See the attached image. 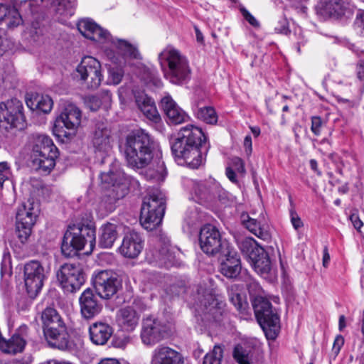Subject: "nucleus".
Segmentation results:
<instances>
[{"label": "nucleus", "mask_w": 364, "mask_h": 364, "mask_svg": "<svg viewBox=\"0 0 364 364\" xmlns=\"http://www.w3.org/2000/svg\"><path fill=\"white\" fill-rule=\"evenodd\" d=\"M217 184L211 181L195 182L192 188V198L198 203L210 200L215 193Z\"/></svg>", "instance_id": "31"}, {"label": "nucleus", "mask_w": 364, "mask_h": 364, "mask_svg": "<svg viewBox=\"0 0 364 364\" xmlns=\"http://www.w3.org/2000/svg\"><path fill=\"white\" fill-rule=\"evenodd\" d=\"M32 151V164L36 170L48 173L54 168L58 149L48 136L33 135Z\"/></svg>", "instance_id": "7"}, {"label": "nucleus", "mask_w": 364, "mask_h": 364, "mask_svg": "<svg viewBox=\"0 0 364 364\" xmlns=\"http://www.w3.org/2000/svg\"><path fill=\"white\" fill-rule=\"evenodd\" d=\"M112 46L119 54L124 58L137 59L140 57L137 48L124 40L118 39L117 41H112Z\"/></svg>", "instance_id": "40"}, {"label": "nucleus", "mask_w": 364, "mask_h": 364, "mask_svg": "<svg viewBox=\"0 0 364 364\" xmlns=\"http://www.w3.org/2000/svg\"><path fill=\"white\" fill-rule=\"evenodd\" d=\"M122 68L114 65L108 69L107 84L117 85L119 84L124 77Z\"/></svg>", "instance_id": "46"}, {"label": "nucleus", "mask_w": 364, "mask_h": 364, "mask_svg": "<svg viewBox=\"0 0 364 364\" xmlns=\"http://www.w3.org/2000/svg\"><path fill=\"white\" fill-rule=\"evenodd\" d=\"M43 335L49 346L60 350L70 347V336L65 323L53 307H47L41 315Z\"/></svg>", "instance_id": "4"}, {"label": "nucleus", "mask_w": 364, "mask_h": 364, "mask_svg": "<svg viewBox=\"0 0 364 364\" xmlns=\"http://www.w3.org/2000/svg\"><path fill=\"white\" fill-rule=\"evenodd\" d=\"M350 220L352 224L353 225L354 228L357 230L360 231V228L363 227V223L360 219L358 215L355 213H353L350 216Z\"/></svg>", "instance_id": "56"}, {"label": "nucleus", "mask_w": 364, "mask_h": 364, "mask_svg": "<svg viewBox=\"0 0 364 364\" xmlns=\"http://www.w3.org/2000/svg\"><path fill=\"white\" fill-rule=\"evenodd\" d=\"M178 252L175 247H171L169 241H164L156 253V259L164 264L172 263Z\"/></svg>", "instance_id": "41"}, {"label": "nucleus", "mask_w": 364, "mask_h": 364, "mask_svg": "<svg viewBox=\"0 0 364 364\" xmlns=\"http://www.w3.org/2000/svg\"><path fill=\"white\" fill-rule=\"evenodd\" d=\"M82 113L73 104H68L57 117L53 132L58 137H69L81 123Z\"/></svg>", "instance_id": "15"}, {"label": "nucleus", "mask_w": 364, "mask_h": 364, "mask_svg": "<svg viewBox=\"0 0 364 364\" xmlns=\"http://www.w3.org/2000/svg\"><path fill=\"white\" fill-rule=\"evenodd\" d=\"M23 105L17 99L0 103V129L9 130L14 128L22 129L25 127Z\"/></svg>", "instance_id": "14"}, {"label": "nucleus", "mask_w": 364, "mask_h": 364, "mask_svg": "<svg viewBox=\"0 0 364 364\" xmlns=\"http://www.w3.org/2000/svg\"><path fill=\"white\" fill-rule=\"evenodd\" d=\"M153 141L144 130L132 132L126 138L124 154L127 164L133 168L146 166L153 159Z\"/></svg>", "instance_id": "3"}, {"label": "nucleus", "mask_w": 364, "mask_h": 364, "mask_svg": "<svg viewBox=\"0 0 364 364\" xmlns=\"http://www.w3.org/2000/svg\"><path fill=\"white\" fill-rule=\"evenodd\" d=\"M161 106L172 124H178L183 123L188 118L186 112L178 106L169 95H165L161 100Z\"/></svg>", "instance_id": "28"}, {"label": "nucleus", "mask_w": 364, "mask_h": 364, "mask_svg": "<svg viewBox=\"0 0 364 364\" xmlns=\"http://www.w3.org/2000/svg\"><path fill=\"white\" fill-rule=\"evenodd\" d=\"M95 241V227L93 224L73 225L69 226L64 235L61 251L65 257H70L88 245L89 250L92 252Z\"/></svg>", "instance_id": "5"}, {"label": "nucleus", "mask_w": 364, "mask_h": 364, "mask_svg": "<svg viewBox=\"0 0 364 364\" xmlns=\"http://www.w3.org/2000/svg\"><path fill=\"white\" fill-rule=\"evenodd\" d=\"M247 217V220H243L246 228L257 237L264 241L269 240L271 235L267 229V225L257 219L252 218L248 215Z\"/></svg>", "instance_id": "36"}, {"label": "nucleus", "mask_w": 364, "mask_h": 364, "mask_svg": "<svg viewBox=\"0 0 364 364\" xmlns=\"http://www.w3.org/2000/svg\"><path fill=\"white\" fill-rule=\"evenodd\" d=\"M98 364H120L119 362L116 359L105 358L100 360Z\"/></svg>", "instance_id": "63"}, {"label": "nucleus", "mask_w": 364, "mask_h": 364, "mask_svg": "<svg viewBox=\"0 0 364 364\" xmlns=\"http://www.w3.org/2000/svg\"><path fill=\"white\" fill-rule=\"evenodd\" d=\"M199 244L204 253L213 256L220 253L225 245L222 240L219 230L210 224L204 225L200 229Z\"/></svg>", "instance_id": "20"}, {"label": "nucleus", "mask_w": 364, "mask_h": 364, "mask_svg": "<svg viewBox=\"0 0 364 364\" xmlns=\"http://www.w3.org/2000/svg\"><path fill=\"white\" fill-rule=\"evenodd\" d=\"M92 144L95 152L102 158L111 150V131L105 124L96 125L92 137Z\"/></svg>", "instance_id": "25"}, {"label": "nucleus", "mask_w": 364, "mask_h": 364, "mask_svg": "<svg viewBox=\"0 0 364 364\" xmlns=\"http://www.w3.org/2000/svg\"><path fill=\"white\" fill-rule=\"evenodd\" d=\"M89 331L92 342L96 345L105 344L112 334V327L102 322L91 325Z\"/></svg>", "instance_id": "35"}, {"label": "nucleus", "mask_w": 364, "mask_h": 364, "mask_svg": "<svg viewBox=\"0 0 364 364\" xmlns=\"http://www.w3.org/2000/svg\"><path fill=\"white\" fill-rule=\"evenodd\" d=\"M100 179L104 193L98 204L97 211L104 217L112 213L117 208V202L128 193L129 181L121 171L102 173Z\"/></svg>", "instance_id": "2"}, {"label": "nucleus", "mask_w": 364, "mask_h": 364, "mask_svg": "<svg viewBox=\"0 0 364 364\" xmlns=\"http://www.w3.org/2000/svg\"><path fill=\"white\" fill-rule=\"evenodd\" d=\"M168 336L166 327L158 319L149 316L143 319L141 338L144 344L154 346Z\"/></svg>", "instance_id": "21"}, {"label": "nucleus", "mask_w": 364, "mask_h": 364, "mask_svg": "<svg viewBox=\"0 0 364 364\" xmlns=\"http://www.w3.org/2000/svg\"><path fill=\"white\" fill-rule=\"evenodd\" d=\"M241 272L240 259L235 252H228L220 264V272L228 278H235Z\"/></svg>", "instance_id": "33"}, {"label": "nucleus", "mask_w": 364, "mask_h": 364, "mask_svg": "<svg viewBox=\"0 0 364 364\" xmlns=\"http://www.w3.org/2000/svg\"><path fill=\"white\" fill-rule=\"evenodd\" d=\"M165 211V197L159 191L150 193L145 197L141 209L140 223L147 230H153L158 227Z\"/></svg>", "instance_id": "8"}, {"label": "nucleus", "mask_w": 364, "mask_h": 364, "mask_svg": "<svg viewBox=\"0 0 364 364\" xmlns=\"http://www.w3.org/2000/svg\"><path fill=\"white\" fill-rule=\"evenodd\" d=\"M166 176V170L164 162L158 160L156 164L146 170L144 177L146 180L159 183L164 181Z\"/></svg>", "instance_id": "39"}, {"label": "nucleus", "mask_w": 364, "mask_h": 364, "mask_svg": "<svg viewBox=\"0 0 364 364\" xmlns=\"http://www.w3.org/2000/svg\"><path fill=\"white\" fill-rule=\"evenodd\" d=\"M236 172L240 174L245 173L244 162L239 157L232 158L230 166L226 168V176L233 183L237 182Z\"/></svg>", "instance_id": "42"}, {"label": "nucleus", "mask_w": 364, "mask_h": 364, "mask_svg": "<svg viewBox=\"0 0 364 364\" xmlns=\"http://www.w3.org/2000/svg\"><path fill=\"white\" fill-rule=\"evenodd\" d=\"M75 75L86 88L90 90L97 89L103 79L100 61L91 56L82 59L75 69Z\"/></svg>", "instance_id": "13"}, {"label": "nucleus", "mask_w": 364, "mask_h": 364, "mask_svg": "<svg viewBox=\"0 0 364 364\" xmlns=\"http://www.w3.org/2000/svg\"><path fill=\"white\" fill-rule=\"evenodd\" d=\"M198 299L203 306L201 311L208 321H219L225 311V303L213 295L210 289L200 288L198 290Z\"/></svg>", "instance_id": "22"}, {"label": "nucleus", "mask_w": 364, "mask_h": 364, "mask_svg": "<svg viewBox=\"0 0 364 364\" xmlns=\"http://www.w3.org/2000/svg\"><path fill=\"white\" fill-rule=\"evenodd\" d=\"M118 237L117 225L107 223L101 228L99 245L102 248H110Z\"/></svg>", "instance_id": "38"}, {"label": "nucleus", "mask_w": 364, "mask_h": 364, "mask_svg": "<svg viewBox=\"0 0 364 364\" xmlns=\"http://www.w3.org/2000/svg\"><path fill=\"white\" fill-rule=\"evenodd\" d=\"M243 245H255L250 253L252 268L264 279L269 282L274 281L277 278V269L272 266L269 257L264 249L258 245L257 242L251 237L246 238L243 242Z\"/></svg>", "instance_id": "12"}, {"label": "nucleus", "mask_w": 364, "mask_h": 364, "mask_svg": "<svg viewBox=\"0 0 364 364\" xmlns=\"http://www.w3.org/2000/svg\"><path fill=\"white\" fill-rule=\"evenodd\" d=\"M47 364H72L70 362L65 360H50L48 361Z\"/></svg>", "instance_id": "64"}, {"label": "nucleus", "mask_w": 364, "mask_h": 364, "mask_svg": "<svg viewBox=\"0 0 364 364\" xmlns=\"http://www.w3.org/2000/svg\"><path fill=\"white\" fill-rule=\"evenodd\" d=\"M134 100L137 108L150 122L159 124L161 121V116L155 105L154 101L144 92L134 91Z\"/></svg>", "instance_id": "24"}, {"label": "nucleus", "mask_w": 364, "mask_h": 364, "mask_svg": "<svg viewBox=\"0 0 364 364\" xmlns=\"http://www.w3.org/2000/svg\"><path fill=\"white\" fill-rule=\"evenodd\" d=\"M244 146L246 149H248V151L251 152L252 151V138L250 136H246L244 139Z\"/></svg>", "instance_id": "62"}, {"label": "nucleus", "mask_w": 364, "mask_h": 364, "mask_svg": "<svg viewBox=\"0 0 364 364\" xmlns=\"http://www.w3.org/2000/svg\"><path fill=\"white\" fill-rule=\"evenodd\" d=\"M9 5L0 3V21L4 20L9 12Z\"/></svg>", "instance_id": "57"}, {"label": "nucleus", "mask_w": 364, "mask_h": 364, "mask_svg": "<svg viewBox=\"0 0 364 364\" xmlns=\"http://www.w3.org/2000/svg\"><path fill=\"white\" fill-rule=\"evenodd\" d=\"M275 30L277 31V33L285 35L288 34L289 32V27L285 21L283 22L279 27H276Z\"/></svg>", "instance_id": "58"}, {"label": "nucleus", "mask_w": 364, "mask_h": 364, "mask_svg": "<svg viewBox=\"0 0 364 364\" xmlns=\"http://www.w3.org/2000/svg\"><path fill=\"white\" fill-rule=\"evenodd\" d=\"M40 210L39 203L33 199H28L18 208L16 217V230L22 243L26 242L30 237Z\"/></svg>", "instance_id": "10"}, {"label": "nucleus", "mask_w": 364, "mask_h": 364, "mask_svg": "<svg viewBox=\"0 0 364 364\" xmlns=\"http://www.w3.org/2000/svg\"><path fill=\"white\" fill-rule=\"evenodd\" d=\"M151 364H183V359L176 350L161 345L153 350Z\"/></svg>", "instance_id": "27"}, {"label": "nucleus", "mask_w": 364, "mask_h": 364, "mask_svg": "<svg viewBox=\"0 0 364 364\" xmlns=\"http://www.w3.org/2000/svg\"><path fill=\"white\" fill-rule=\"evenodd\" d=\"M143 247L141 235L135 231H130L124 236L119 252L125 257L135 258L141 253Z\"/></svg>", "instance_id": "26"}, {"label": "nucleus", "mask_w": 364, "mask_h": 364, "mask_svg": "<svg viewBox=\"0 0 364 364\" xmlns=\"http://www.w3.org/2000/svg\"><path fill=\"white\" fill-rule=\"evenodd\" d=\"M26 102L30 109L43 113L50 112L53 105V100L50 96L38 93L28 95L26 97Z\"/></svg>", "instance_id": "34"}, {"label": "nucleus", "mask_w": 364, "mask_h": 364, "mask_svg": "<svg viewBox=\"0 0 364 364\" xmlns=\"http://www.w3.org/2000/svg\"><path fill=\"white\" fill-rule=\"evenodd\" d=\"M252 306L256 318L267 337L274 338L279 330V318L277 314L272 310L271 303L262 296H256Z\"/></svg>", "instance_id": "11"}, {"label": "nucleus", "mask_w": 364, "mask_h": 364, "mask_svg": "<svg viewBox=\"0 0 364 364\" xmlns=\"http://www.w3.org/2000/svg\"><path fill=\"white\" fill-rule=\"evenodd\" d=\"M241 13L246 21L253 26H258L259 23L256 18L245 8L241 9Z\"/></svg>", "instance_id": "54"}, {"label": "nucleus", "mask_w": 364, "mask_h": 364, "mask_svg": "<svg viewBox=\"0 0 364 364\" xmlns=\"http://www.w3.org/2000/svg\"><path fill=\"white\" fill-rule=\"evenodd\" d=\"M322 126V120L321 117L314 116L311 117V132L316 135L319 136Z\"/></svg>", "instance_id": "52"}, {"label": "nucleus", "mask_w": 364, "mask_h": 364, "mask_svg": "<svg viewBox=\"0 0 364 364\" xmlns=\"http://www.w3.org/2000/svg\"><path fill=\"white\" fill-rule=\"evenodd\" d=\"M63 288L68 292L78 290L85 282L82 269L79 264H65L57 273Z\"/></svg>", "instance_id": "19"}, {"label": "nucleus", "mask_w": 364, "mask_h": 364, "mask_svg": "<svg viewBox=\"0 0 364 364\" xmlns=\"http://www.w3.org/2000/svg\"><path fill=\"white\" fill-rule=\"evenodd\" d=\"M223 354L222 347L216 345L211 351L205 355L203 364H221Z\"/></svg>", "instance_id": "45"}, {"label": "nucleus", "mask_w": 364, "mask_h": 364, "mask_svg": "<svg viewBox=\"0 0 364 364\" xmlns=\"http://www.w3.org/2000/svg\"><path fill=\"white\" fill-rule=\"evenodd\" d=\"M165 211V197L159 191L150 193L145 197L141 209L140 223L147 230H153L158 227Z\"/></svg>", "instance_id": "9"}, {"label": "nucleus", "mask_w": 364, "mask_h": 364, "mask_svg": "<svg viewBox=\"0 0 364 364\" xmlns=\"http://www.w3.org/2000/svg\"><path fill=\"white\" fill-rule=\"evenodd\" d=\"M11 176V171L9 164L6 161L0 162V188L8 181Z\"/></svg>", "instance_id": "48"}, {"label": "nucleus", "mask_w": 364, "mask_h": 364, "mask_svg": "<svg viewBox=\"0 0 364 364\" xmlns=\"http://www.w3.org/2000/svg\"><path fill=\"white\" fill-rule=\"evenodd\" d=\"M85 104L92 111H97L102 106V102L98 95L86 97Z\"/></svg>", "instance_id": "49"}, {"label": "nucleus", "mask_w": 364, "mask_h": 364, "mask_svg": "<svg viewBox=\"0 0 364 364\" xmlns=\"http://www.w3.org/2000/svg\"><path fill=\"white\" fill-rule=\"evenodd\" d=\"M77 26L80 33L91 41L104 43L111 40L109 33L90 18L79 21Z\"/></svg>", "instance_id": "23"}, {"label": "nucleus", "mask_w": 364, "mask_h": 364, "mask_svg": "<svg viewBox=\"0 0 364 364\" xmlns=\"http://www.w3.org/2000/svg\"><path fill=\"white\" fill-rule=\"evenodd\" d=\"M9 28H15L22 23V17L18 11L14 6H9V12L4 18Z\"/></svg>", "instance_id": "47"}, {"label": "nucleus", "mask_w": 364, "mask_h": 364, "mask_svg": "<svg viewBox=\"0 0 364 364\" xmlns=\"http://www.w3.org/2000/svg\"><path fill=\"white\" fill-rule=\"evenodd\" d=\"M46 6H49L58 16L60 21H65L66 19L74 14L76 1L75 0H41Z\"/></svg>", "instance_id": "29"}, {"label": "nucleus", "mask_w": 364, "mask_h": 364, "mask_svg": "<svg viewBox=\"0 0 364 364\" xmlns=\"http://www.w3.org/2000/svg\"><path fill=\"white\" fill-rule=\"evenodd\" d=\"M344 344V338H343V336H336V338H335V341L333 342V348H332V350H333V352L337 355L341 347L343 346Z\"/></svg>", "instance_id": "55"}, {"label": "nucleus", "mask_w": 364, "mask_h": 364, "mask_svg": "<svg viewBox=\"0 0 364 364\" xmlns=\"http://www.w3.org/2000/svg\"><path fill=\"white\" fill-rule=\"evenodd\" d=\"M100 98L102 102V106H104L105 108H108L111 105L112 102V95L107 90H102L99 94Z\"/></svg>", "instance_id": "51"}, {"label": "nucleus", "mask_w": 364, "mask_h": 364, "mask_svg": "<svg viewBox=\"0 0 364 364\" xmlns=\"http://www.w3.org/2000/svg\"><path fill=\"white\" fill-rule=\"evenodd\" d=\"M330 262V255L326 247H324L323 252V266L327 267Z\"/></svg>", "instance_id": "59"}, {"label": "nucleus", "mask_w": 364, "mask_h": 364, "mask_svg": "<svg viewBox=\"0 0 364 364\" xmlns=\"http://www.w3.org/2000/svg\"><path fill=\"white\" fill-rule=\"evenodd\" d=\"M233 357L239 364H252V351L241 345H237L233 350Z\"/></svg>", "instance_id": "43"}, {"label": "nucleus", "mask_w": 364, "mask_h": 364, "mask_svg": "<svg viewBox=\"0 0 364 364\" xmlns=\"http://www.w3.org/2000/svg\"><path fill=\"white\" fill-rule=\"evenodd\" d=\"M229 297L231 303L235 306L237 310L242 311L245 309L247 303L242 300L239 294L234 293L232 291H229Z\"/></svg>", "instance_id": "50"}, {"label": "nucleus", "mask_w": 364, "mask_h": 364, "mask_svg": "<svg viewBox=\"0 0 364 364\" xmlns=\"http://www.w3.org/2000/svg\"><path fill=\"white\" fill-rule=\"evenodd\" d=\"M159 60L162 67L167 65L164 75L171 83L182 85L189 80L191 68L188 61L179 50L167 47L159 53Z\"/></svg>", "instance_id": "6"}, {"label": "nucleus", "mask_w": 364, "mask_h": 364, "mask_svg": "<svg viewBox=\"0 0 364 364\" xmlns=\"http://www.w3.org/2000/svg\"><path fill=\"white\" fill-rule=\"evenodd\" d=\"M198 119L208 123L214 124L218 122V115L212 107H204L196 110Z\"/></svg>", "instance_id": "44"}, {"label": "nucleus", "mask_w": 364, "mask_h": 364, "mask_svg": "<svg viewBox=\"0 0 364 364\" xmlns=\"http://www.w3.org/2000/svg\"><path fill=\"white\" fill-rule=\"evenodd\" d=\"M80 311L82 316L85 318H92L102 310V305L100 304L92 291L90 289H85L80 297Z\"/></svg>", "instance_id": "30"}, {"label": "nucleus", "mask_w": 364, "mask_h": 364, "mask_svg": "<svg viewBox=\"0 0 364 364\" xmlns=\"http://www.w3.org/2000/svg\"><path fill=\"white\" fill-rule=\"evenodd\" d=\"M349 0H320L319 9L321 14L338 18L347 9Z\"/></svg>", "instance_id": "32"}, {"label": "nucleus", "mask_w": 364, "mask_h": 364, "mask_svg": "<svg viewBox=\"0 0 364 364\" xmlns=\"http://www.w3.org/2000/svg\"><path fill=\"white\" fill-rule=\"evenodd\" d=\"M92 284L97 294L105 299L113 296L121 286L117 274L109 270H102L95 274Z\"/></svg>", "instance_id": "18"}, {"label": "nucleus", "mask_w": 364, "mask_h": 364, "mask_svg": "<svg viewBox=\"0 0 364 364\" xmlns=\"http://www.w3.org/2000/svg\"><path fill=\"white\" fill-rule=\"evenodd\" d=\"M46 272L42 264L37 260L26 263L23 269V280L28 296L35 298L41 291Z\"/></svg>", "instance_id": "16"}, {"label": "nucleus", "mask_w": 364, "mask_h": 364, "mask_svg": "<svg viewBox=\"0 0 364 364\" xmlns=\"http://www.w3.org/2000/svg\"><path fill=\"white\" fill-rule=\"evenodd\" d=\"M26 344L25 338L18 333H15L8 341H0V349L7 353L16 354L22 352Z\"/></svg>", "instance_id": "37"}, {"label": "nucleus", "mask_w": 364, "mask_h": 364, "mask_svg": "<svg viewBox=\"0 0 364 364\" xmlns=\"http://www.w3.org/2000/svg\"><path fill=\"white\" fill-rule=\"evenodd\" d=\"M357 75L360 80H364V65L360 64L358 66Z\"/></svg>", "instance_id": "61"}, {"label": "nucleus", "mask_w": 364, "mask_h": 364, "mask_svg": "<svg viewBox=\"0 0 364 364\" xmlns=\"http://www.w3.org/2000/svg\"><path fill=\"white\" fill-rule=\"evenodd\" d=\"M146 307L143 300L135 299L131 305L122 307L117 311V324L123 331H134L139 324L141 314Z\"/></svg>", "instance_id": "17"}, {"label": "nucleus", "mask_w": 364, "mask_h": 364, "mask_svg": "<svg viewBox=\"0 0 364 364\" xmlns=\"http://www.w3.org/2000/svg\"><path fill=\"white\" fill-rule=\"evenodd\" d=\"M178 135L171 145L173 154L192 168H198L203 163L199 146L206 139L204 133L201 129L190 124L181 127Z\"/></svg>", "instance_id": "1"}, {"label": "nucleus", "mask_w": 364, "mask_h": 364, "mask_svg": "<svg viewBox=\"0 0 364 364\" xmlns=\"http://www.w3.org/2000/svg\"><path fill=\"white\" fill-rule=\"evenodd\" d=\"M311 168L315 171L318 176L321 175V171L318 168V163L315 159H311L309 161Z\"/></svg>", "instance_id": "60"}, {"label": "nucleus", "mask_w": 364, "mask_h": 364, "mask_svg": "<svg viewBox=\"0 0 364 364\" xmlns=\"http://www.w3.org/2000/svg\"><path fill=\"white\" fill-rule=\"evenodd\" d=\"M291 215V223L295 230H299L303 226V222L300 217L297 215L296 213L291 210L290 212Z\"/></svg>", "instance_id": "53"}]
</instances>
